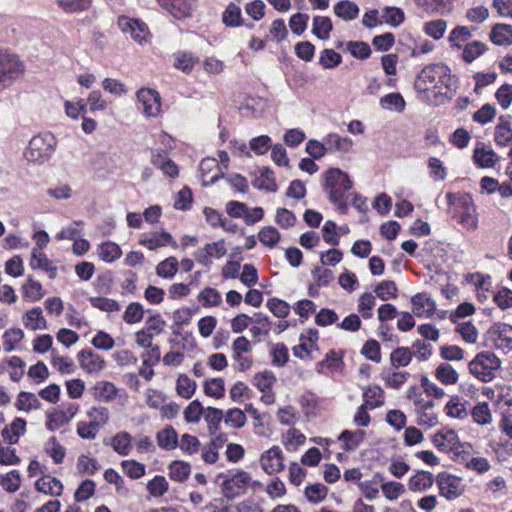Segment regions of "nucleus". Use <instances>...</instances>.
Instances as JSON below:
<instances>
[{"mask_svg":"<svg viewBox=\"0 0 512 512\" xmlns=\"http://www.w3.org/2000/svg\"><path fill=\"white\" fill-rule=\"evenodd\" d=\"M78 359L81 367L88 373L99 372L105 367L103 358L91 350L81 351L78 354Z\"/></svg>","mask_w":512,"mask_h":512,"instance_id":"22","label":"nucleus"},{"mask_svg":"<svg viewBox=\"0 0 512 512\" xmlns=\"http://www.w3.org/2000/svg\"><path fill=\"white\" fill-rule=\"evenodd\" d=\"M204 392L207 396L220 399L225 393V384L222 378H211L204 383Z\"/></svg>","mask_w":512,"mask_h":512,"instance_id":"52","label":"nucleus"},{"mask_svg":"<svg viewBox=\"0 0 512 512\" xmlns=\"http://www.w3.org/2000/svg\"><path fill=\"white\" fill-rule=\"evenodd\" d=\"M359 11L357 4L349 0H342L334 6V13L345 21L356 19Z\"/></svg>","mask_w":512,"mask_h":512,"instance_id":"36","label":"nucleus"},{"mask_svg":"<svg viewBox=\"0 0 512 512\" xmlns=\"http://www.w3.org/2000/svg\"><path fill=\"white\" fill-rule=\"evenodd\" d=\"M169 484L164 476L156 475L147 483V490L153 497H161L168 490Z\"/></svg>","mask_w":512,"mask_h":512,"instance_id":"58","label":"nucleus"},{"mask_svg":"<svg viewBox=\"0 0 512 512\" xmlns=\"http://www.w3.org/2000/svg\"><path fill=\"white\" fill-rule=\"evenodd\" d=\"M250 481L249 473L243 470H239L231 476H226L222 482L223 495L229 499L235 498L247 488Z\"/></svg>","mask_w":512,"mask_h":512,"instance_id":"9","label":"nucleus"},{"mask_svg":"<svg viewBox=\"0 0 512 512\" xmlns=\"http://www.w3.org/2000/svg\"><path fill=\"white\" fill-rule=\"evenodd\" d=\"M468 368L475 378L488 383L496 378V373L501 368V360L491 351H482L469 362Z\"/></svg>","mask_w":512,"mask_h":512,"instance_id":"4","label":"nucleus"},{"mask_svg":"<svg viewBox=\"0 0 512 512\" xmlns=\"http://www.w3.org/2000/svg\"><path fill=\"white\" fill-rule=\"evenodd\" d=\"M177 271L178 261L175 257H168L160 262L156 267L157 275L166 279L174 277Z\"/></svg>","mask_w":512,"mask_h":512,"instance_id":"55","label":"nucleus"},{"mask_svg":"<svg viewBox=\"0 0 512 512\" xmlns=\"http://www.w3.org/2000/svg\"><path fill=\"white\" fill-rule=\"evenodd\" d=\"M489 334L497 349L503 351L512 350V325L496 323L489 330Z\"/></svg>","mask_w":512,"mask_h":512,"instance_id":"14","label":"nucleus"},{"mask_svg":"<svg viewBox=\"0 0 512 512\" xmlns=\"http://www.w3.org/2000/svg\"><path fill=\"white\" fill-rule=\"evenodd\" d=\"M435 376L444 385H453L458 381V373L448 363H441L436 369Z\"/></svg>","mask_w":512,"mask_h":512,"instance_id":"45","label":"nucleus"},{"mask_svg":"<svg viewBox=\"0 0 512 512\" xmlns=\"http://www.w3.org/2000/svg\"><path fill=\"white\" fill-rule=\"evenodd\" d=\"M458 436L453 430L438 431L433 435L432 443L440 452H450L454 449Z\"/></svg>","mask_w":512,"mask_h":512,"instance_id":"24","label":"nucleus"},{"mask_svg":"<svg viewBox=\"0 0 512 512\" xmlns=\"http://www.w3.org/2000/svg\"><path fill=\"white\" fill-rule=\"evenodd\" d=\"M414 88L418 93H433V103L441 105L450 101L456 94L457 80L450 68L443 63L425 66L417 75Z\"/></svg>","mask_w":512,"mask_h":512,"instance_id":"1","label":"nucleus"},{"mask_svg":"<svg viewBox=\"0 0 512 512\" xmlns=\"http://www.w3.org/2000/svg\"><path fill=\"white\" fill-rule=\"evenodd\" d=\"M473 161L480 168H492L498 161V155L492 149L475 148Z\"/></svg>","mask_w":512,"mask_h":512,"instance_id":"32","label":"nucleus"},{"mask_svg":"<svg viewBox=\"0 0 512 512\" xmlns=\"http://www.w3.org/2000/svg\"><path fill=\"white\" fill-rule=\"evenodd\" d=\"M156 440L159 448L162 450L171 451L178 447V434L172 426H166L158 431Z\"/></svg>","mask_w":512,"mask_h":512,"instance_id":"25","label":"nucleus"},{"mask_svg":"<svg viewBox=\"0 0 512 512\" xmlns=\"http://www.w3.org/2000/svg\"><path fill=\"white\" fill-rule=\"evenodd\" d=\"M200 172L203 186H210L220 178V167L216 159L206 158L200 163Z\"/></svg>","mask_w":512,"mask_h":512,"instance_id":"20","label":"nucleus"},{"mask_svg":"<svg viewBox=\"0 0 512 512\" xmlns=\"http://www.w3.org/2000/svg\"><path fill=\"white\" fill-rule=\"evenodd\" d=\"M269 311L277 318H286L290 313V305L279 298H270L266 303Z\"/></svg>","mask_w":512,"mask_h":512,"instance_id":"54","label":"nucleus"},{"mask_svg":"<svg viewBox=\"0 0 512 512\" xmlns=\"http://www.w3.org/2000/svg\"><path fill=\"white\" fill-rule=\"evenodd\" d=\"M94 396L99 400L109 402L117 396V388L111 382H97L94 386Z\"/></svg>","mask_w":512,"mask_h":512,"instance_id":"42","label":"nucleus"},{"mask_svg":"<svg viewBox=\"0 0 512 512\" xmlns=\"http://www.w3.org/2000/svg\"><path fill=\"white\" fill-rule=\"evenodd\" d=\"M365 432L363 430H344L338 437L343 442V448L346 451L355 450L364 440Z\"/></svg>","mask_w":512,"mask_h":512,"instance_id":"34","label":"nucleus"},{"mask_svg":"<svg viewBox=\"0 0 512 512\" xmlns=\"http://www.w3.org/2000/svg\"><path fill=\"white\" fill-rule=\"evenodd\" d=\"M332 21L326 16H315L312 23V33L321 40H327L332 31Z\"/></svg>","mask_w":512,"mask_h":512,"instance_id":"37","label":"nucleus"},{"mask_svg":"<svg viewBox=\"0 0 512 512\" xmlns=\"http://www.w3.org/2000/svg\"><path fill=\"white\" fill-rule=\"evenodd\" d=\"M190 473L191 466L185 461L175 460L169 465V476L174 481L183 482L189 477Z\"/></svg>","mask_w":512,"mask_h":512,"instance_id":"39","label":"nucleus"},{"mask_svg":"<svg viewBox=\"0 0 512 512\" xmlns=\"http://www.w3.org/2000/svg\"><path fill=\"white\" fill-rule=\"evenodd\" d=\"M380 105L385 110L403 112L406 102L400 93H389L380 99Z\"/></svg>","mask_w":512,"mask_h":512,"instance_id":"38","label":"nucleus"},{"mask_svg":"<svg viewBox=\"0 0 512 512\" xmlns=\"http://www.w3.org/2000/svg\"><path fill=\"white\" fill-rule=\"evenodd\" d=\"M262 469L269 475L276 474L284 469V456L278 446L265 451L260 458Z\"/></svg>","mask_w":512,"mask_h":512,"instance_id":"13","label":"nucleus"},{"mask_svg":"<svg viewBox=\"0 0 512 512\" xmlns=\"http://www.w3.org/2000/svg\"><path fill=\"white\" fill-rule=\"evenodd\" d=\"M201 443L196 436L190 434H183L178 442V447L184 454L193 455L200 449Z\"/></svg>","mask_w":512,"mask_h":512,"instance_id":"57","label":"nucleus"},{"mask_svg":"<svg viewBox=\"0 0 512 512\" xmlns=\"http://www.w3.org/2000/svg\"><path fill=\"white\" fill-rule=\"evenodd\" d=\"M30 266L32 269H42L50 272L51 278L55 276L56 269L51 266V263L46 255L36 248L32 250Z\"/></svg>","mask_w":512,"mask_h":512,"instance_id":"43","label":"nucleus"},{"mask_svg":"<svg viewBox=\"0 0 512 512\" xmlns=\"http://www.w3.org/2000/svg\"><path fill=\"white\" fill-rule=\"evenodd\" d=\"M472 418L479 425H487L492 421V414L487 402H480L471 411Z\"/></svg>","mask_w":512,"mask_h":512,"instance_id":"47","label":"nucleus"},{"mask_svg":"<svg viewBox=\"0 0 512 512\" xmlns=\"http://www.w3.org/2000/svg\"><path fill=\"white\" fill-rule=\"evenodd\" d=\"M144 317V308L143 306L138 302H132L130 303L124 314H123V320L127 324H135L142 321Z\"/></svg>","mask_w":512,"mask_h":512,"instance_id":"60","label":"nucleus"},{"mask_svg":"<svg viewBox=\"0 0 512 512\" xmlns=\"http://www.w3.org/2000/svg\"><path fill=\"white\" fill-rule=\"evenodd\" d=\"M247 417L245 411L239 408H230L224 414V423L231 428L240 429L245 426Z\"/></svg>","mask_w":512,"mask_h":512,"instance_id":"41","label":"nucleus"},{"mask_svg":"<svg viewBox=\"0 0 512 512\" xmlns=\"http://www.w3.org/2000/svg\"><path fill=\"white\" fill-rule=\"evenodd\" d=\"M447 205L452 217L464 228L475 230L478 225L476 208L469 194L446 193Z\"/></svg>","mask_w":512,"mask_h":512,"instance_id":"3","label":"nucleus"},{"mask_svg":"<svg viewBox=\"0 0 512 512\" xmlns=\"http://www.w3.org/2000/svg\"><path fill=\"white\" fill-rule=\"evenodd\" d=\"M35 487L38 491L51 495H60L63 489L61 481L49 475L38 479L35 483Z\"/></svg>","mask_w":512,"mask_h":512,"instance_id":"35","label":"nucleus"},{"mask_svg":"<svg viewBox=\"0 0 512 512\" xmlns=\"http://www.w3.org/2000/svg\"><path fill=\"white\" fill-rule=\"evenodd\" d=\"M469 402L459 396H452L445 405V413L448 417L464 420L469 415Z\"/></svg>","mask_w":512,"mask_h":512,"instance_id":"21","label":"nucleus"},{"mask_svg":"<svg viewBox=\"0 0 512 512\" xmlns=\"http://www.w3.org/2000/svg\"><path fill=\"white\" fill-rule=\"evenodd\" d=\"M414 410L417 414V424L432 428L438 424V415L433 410L434 402L426 400L421 395L413 398Z\"/></svg>","mask_w":512,"mask_h":512,"instance_id":"8","label":"nucleus"},{"mask_svg":"<svg viewBox=\"0 0 512 512\" xmlns=\"http://www.w3.org/2000/svg\"><path fill=\"white\" fill-rule=\"evenodd\" d=\"M151 163L160 169L164 175L175 178L179 174L178 166L172 161L163 150H157L152 153Z\"/></svg>","mask_w":512,"mask_h":512,"instance_id":"18","label":"nucleus"},{"mask_svg":"<svg viewBox=\"0 0 512 512\" xmlns=\"http://www.w3.org/2000/svg\"><path fill=\"white\" fill-rule=\"evenodd\" d=\"M205 409L198 400H193L184 410V419L187 423L196 424L204 416Z\"/></svg>","mask_w":512,"mask_h":512,"instance_id":"56","label":"nucleus"},{"mask_svg":"<svg viewBox=\"0 0 512 512\" xmlns=\"http://www.w3.org/2000/svg\"><path fill=\"white\" fill-rule=\"evenodd\" d=\"M353 182L349 175L339 168H330L324 174L323 188L328 199L337 206V209L345 214L348 211L349 191Z\"/></svg>","mask_w":512,"mask_h":512,"instance_id":"2","label":"nucleus"},{"mask_svg":"<svg viewBox=\"0 0 512 512\" xmlns=\"http://www.w3.org/2000/svg\"><path fill=\"white\" fill-rule=\"evenodd\" d=\"M89 301L92 307L104 312H118L121 309L120 304L114 299L106 297H92Z\"/></svg>","mask_w":512,"mask_h":512,"instance_id":"61","label":"nucleus"},{"mask_svg":"<svg viewBox=\"0 0 512 512\" xmlns=\"http://www.w3.org/2000/svg\"><path fill=\"white\" fill-rule=\"evenodd\" d=\"M270 354L272 365L276 367H283L289 360L288 348L284 343L272 344Z\"/></svg>","mask_w":512,"mask_h":512,"instance_id":"53","label":"nucleus"},{"mask_svg":"<svg viewBox=\"0 0 512 512\" xmlns=\"http://www.w3.org/2000/svg\"><path fill=\"white\" fill-rule=\"evenodd\" d=\"M375 304V296L368 292L364 293L359 298L358 312L364 319H370L373 316V308Z\"/></svg>","mask_w":512,"mask_h":512,"instance_id":"62","label":"nucleus"},{"mask_svg":"<svg viewBox=\"0 0 512 512\" xmlns=\"http://www.w3.org/2000/svg\"><path fill=\"white\" fill-rule=\"evenodd\" d=\"M435 480L432 473L420 470L410 477L408 488L413 492H424L432 487Z\"/></svg>","mask_w":512,"mask_h":512,"instance_id":"23","label":"nucleus"},{"mask_svg":"<svg viewBox=\"0 0 512 512\" xmlns=\"http://www.w3.org/2000/svg\"><path fill=\"white\" fill-rule=\"evenodd\" d=\"M138 110L147 118H157L162 114L161 96L151 88H141L136 92Z\"/></svg>","mask_w":512,"mask_h":512,"instance_id":"7","label":"nucleus"},{"mask_svg":"<svg viewBox=\"0 0 512 512\" xmlns=\"http://www.w3.org/2000/svg\"><path fill=\"white\" fill-rule=\"evenodd\" d=\"M412 360V352L407 347H398L390 355L391 365L395 368L406 367Z\"/></svg>","mask_w":512,"mask_h":512,"instance_id":"49","label":"nucleus"},{"mask_svg":"<svg viewBox=\"0 0 512 512\" xmlns=\"http://www.w3.org/2000/svg\"><path fill=\"white\" fill-rule=\"evenodd\" d=\"M97 255L105 263H113L121 258L120 246L112 241L102 242L97 246Z\"/></svg>","mask_w":512,"mask_h":512,"instance_id":"27","label":"nucleus"},{"mask_svg":"<svg viewBox=\"0 0 512 512\" xmlns=\"http://www.w3.org/2000/svg\"><path fill=\"white\" fill-rule=\"evenodd\" d=\"M328 153H349L353 147V140L332 132L324 136Z\"/></svg>","mask_w":512,"mask_h":512,"instance_id":"19","label":"nucleus"},{"mask_svg":"<svg viewBox=\"0 0 512 512\" xmlns=\"http://www.w3.org/2000/svg\"><path fill=\"white\" fill-rule=\"evenodd\" d=\"M435 481L439 488V494L448 500L456 499L463 491L461 478L448 472H440Z\"/></svg>","mask_w":512,"mask_h":512,"instance_id":"10","label":"nucleus"},{"mask_svg":"<svg viewBox=\"0 0 512 512\" xmlns=\"http://www.w3.org/2000/svg\"><path fill=\"white\" fill-rule=\"evenodd\" d=\"M198 301L205 308L216 307L221 304L222 296L216 289L207 287L198 294Z\"/></svg>","mask_w":512,"mask_h":512,"instance_id":"46","label":"nucleus"},{"mask_svg":"<svg viewBox=\"0 0 512 512\" xmlns=\"http://www.w3.org/2000/svg\"><path fill=\"white\" fill-rule=\"evenodd\" d=\"M397 286L394 281L384 280L375 287V294L382 301L394 299L397 297Z\"/></svg>","mask_w":512,"mask_h":512,"instance_id":"50","label":"nucleus"},{"mask_svg":"<svg viewBox=\"0 0 512 512\" xmlns=\"http://www.w3.org/2000/svg\"><path fill=\"white\" fill-rule=\"evenodd\" d=\"M198 58L190 52H179L175 55V67L185 73H190Z\"/></svg>","mask_w":512,"mask_h":512,"instance_id":"59","label":"nucleus"},{"mask_svg":"<svg viewBox=\"0 0 512 512\" xmlns=\"http://www.w3.org/2000/svg\"><path fill=\"white\" fill-rule=\"evenodd\" d=\"M196 382L187 375H179L176 382L177 394L185 399H190L196 391Z\"/></svg>","mask_w":512,"mask_h":512,"instance_id":"44","label":"nucleus"},{"mask_svg":"<svg viewBox=\"0 0 512 512\" xmlns=\"http://www.w3.org/2000/svg\"><path fill=\"white\" fill-rule=\"evenodd\" d=\"M120 466L123 473L133 480L140 479L146 474V466L136 460H123Z\"/></svg>","mask_w":512,"mask_h":512,"instance_id":"40","label":"nucleus"},{"mask_svg":"<svg viewBox=\"0 0 512 512\" xmlns=\"http://www.w3.org/2000/svg\"><path fill=\"white\" fill-rule=\"evenodd\" d=\"M118 26L123 33L129 34L133 40L140 44L146 42L149 37L147 25L138 19L121 16L118 18Z\"/></svg>","mask_w":512,"mask_h":512,"instance_id":"11","label":"nucleus"},{"mask_svg":"<svg viewBox=\"0 0 512 512\" xmlns=\"http://www.w3.org/2000/svg\"><path fill=\"white\" fill-rule=\"evenodd\" d=\"M413 313L418 317L430 318L436 310V302L427 293H418L411 299Z\"/></svg>","mask_w":512,"mask_h":512,"instance_id":"17","label":"nucleus"},{"mask_svg":"<svg viewBox=\"0 0 512 512\" xmlns=\"http://www.w3.org/2000/svg\"><path fill=\"white\" fill-rule=\"evenodd\" d=\"M342 62V56L334 49H323L320 52L319 64L324 69H334Z\"/></svg>","mask_w":512,"mask_h":512,"instance_id":"48","label":"nucleus"},{"mask_svg":"<svg viewBox=\"0 0 512 512\" xmlns=\"http://www.w3.org/2000/svg\"><path fill=\"white\" fill-rule=\"evenodd\" d=\"M494 141L498 146L506 147L512 144V117L502 115L495 126Z\"/></svg>","mask_w":512,"mask_h":512,"instance_id":"15","label":"nucleus"},{"mask_svg":"<svg viewBox=\"0 0 512 512\" xmlns=\"http://www.w3.org/2000/svg\"><path fill=\"white\" fill-rule=\"evenodd\" d=\"M384 391L380 386L372 385L363 391V404L370 410L381 407L384 404Z\"/></svg>","mask_w":512,"mask_h":512,"instance_id":"28","label":"nucleus"},{"mask_svg":"<svg viewBox=\"0 0 512 512\" xmlns=\"http://www.w3.org/2000/svg\"><path fill=\"white\" fill-rule=\"evenodd\" d=\"M132 436L126 431L116 433L110 439L112 449L120 456H128L132 450Z\"/></svg>","mask_w":512,"mask_h":512,"instance_id":"30","label":"nucleus"},{"mask_svg":"<svg viewBox=\"0 0 512 512\" xmlns=\"http://www.w3.org/2000/svg\"><path fill=\"white\" fill-rule=\"evenodd\" d=\"M158 2L176 19L190 16L194 5V0H158Z\"/></svg>","mask_w":512,"mask_h":512,"instance_id":"16","label":"nucleus"},{"mask_svg":"<svg viewBox=\"0 0 512 512\" xmlns=\"http://www.w3.org/2000/svg\"><path fill=\"white\" fill-rule=\"evenodd\" d=\"M55 147L56 139L53 134L40 133L31 138L24 151V157L28 162L41 164L50 158Z\"/></svg>","mask_w":512,"mask_h":512,"instance_id":"5","label":"nucleus"},{"mask_svg":"<svg viewBox=\"0 0 512 512\" xmlns=\"http://www.w3.org/2000/svg\"><path fill=\"white\" fill-rule=\"evenodd\" d=\"M383 21L393 27H397L404 22L405 14L401 8L386 7L382 12Z\"/></svg>","mask_w":512,"mask_h":512,"instance_id":"63","label":"nucleus"},{"mask_svg":"<svg viewBox=\"0 0 512 512\" xmlns=\"http://www.w3.org/2000/svg\"><path fill=\"white\" fill-rule=\"evenodd\" d=\"M447 28V22L443 19L432 20L424 25V32L435 40L443 37Z\"/></svg>","mask_w":512,"mask_h":512,"instance_id":"64","label":"nucleus"},{"mask_svg":"<svg viewBox=\"0 0 512 512\" xmlns=\"http://www.w3.org/2000/svg\"><path fill=\"white\" fill-rule=\"evenodd\" d=\"M227 253L224 240L208 243L204 248L198 249L194 257L203 266H210L213 259H221Z\"/></svg>","mask_w":512,"mask_h":512,"instance_id":"12","label":"nucleus"},{"mask_svg":"<svg viewBox=\"0 0 512 512\" xmlns=\"http://www.w3.org/2000/svg\"><path fill=\"white\" fill-rule=\"evenodd\" d=\"M25 326L31 330L43 329L46 327V321L42 316L41 308H33L25 315Z\"/></svg>","mask_w":512,"mask_h":512,"instance_id":"51","label":"nucleus"},{"mask_svg":"<svg viewBox=\"0 0 512 512\" xmlns=\"http://www.w3.org/2000/svg\"><path fill=\"white\" fill-rule=\"evenodd\" d=\"M23 71V64L16 55L0 51V91L9 87Z\"/></svg>","mask_w":512,"mask_h":512,"instance_id":"6","label":"nucleus"},{"mask_svg":"<svg viewBox=\"0 0 512 512\" xmlns=\"http://www.w3.org/2000/svg\"><path fill=\"white\" fill-rule=\"evenodd\" d=\"M490 40L498 46H508L512 44V26L498 23L493 26L490 32Z\"/></svg>","mask_w":512,"mask_h":512,"instance_id":"29","label":"nucleus"},{"mask_svg":"<svg viewBox=\"0 0 512 512\" xmlns=\"http://www.w3.org/2000/svg\"><path fill=\"white\" fill-rule=\"evenodd\" d=\"M140 244L149 250H156L167 245H171L175 249L178 247L172 235L168 232L154 233L151 237L141 239Z\"/></svg>","mask_w":512,"mask_h":512,"instance_id":"26","label":"nucleus"},{"mask_svg":"<svg viewBox=\"0 0 512 512\" xmlns=\"http://www.w3.org/2000/svg\"><path fill=\"white\" fill-rule=\"evenodd\" d=\"M203 417L210 435H215L219 431L222 421H224L223 411L218 408L207 407Z\"/></svg>","mask_w":512,"mask_h":512,"instance_id":"33","label":"nucleus"},{"mask_svg":"<svg viewBox=\"0 0 512 512\" xmlns=\"http://www.w3.org/2000/svg\"><path fill=\"white\" fill-rule=\"evenodd\" d=\"M251 323L253 324L250 328V333L253 338H259L261 336H268L271 329V321L269 317L262 313H255L251 316Z\"/></svg>","mask_w":512,"mask_h":512,"instance_id":"31","label":"nucleus"}]
</instances>
